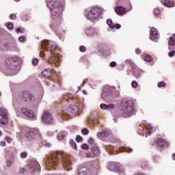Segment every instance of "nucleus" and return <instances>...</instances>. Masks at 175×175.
Segmentation results:
<instances>
[{
  "instance_id": "nucleus-1",
  "label": "nucleus",
  "mask_w": 175,
  "mask_h": 175,
  "mask_svg": "<svg viewBox=\"0 0 175 175\" xmlns=\"http://www.w3.org/2000/svg\"><path fill=\"white\" fill-rule=\"evenodd\" d=\"M57 162H59L62 166H66L70 168L72 161H70V157L65 153H57L55 152L48 157V161L45 162V165L47 169H55L57 167Z\"/></svg>"
},
{
  "instance_id": "nucleus-2",
  "label": "nucleus",
  "mask_w": 175,
  "mask_h": 175,
  "mask_svg": "<svg viewBox=\"0 0 175 175\" xmlns=\"http://www.w3.org/2000/svg\"><path fill=\"white\" fill-rule=\"evenodd\" d=\"M57 47V44L52 41L44 40L42 42L43 50L51 52L49 58L48 59L49 64L55 65L56 66L59 65V56L55 52Z\"/></svg>"
},
{
  "instance_id": "nucleus-3",
  "label": "nucleus",
  "mask_w": 175,
  "mask_h": 175,
  "mask_svg": "<svg viewBox=\"0 0 175 175\" xmlns=\"http://www.w3.org/2000/svg\"><path fill=\"white\" fill-rule=\"evenodd\" d=\"M47 6L49 8L50 10H52V18L53 20L59 18L61 12L64 10V5L59 4V3H56L55 1H51L47 3Z\"/></svg>"
},
{
  "instance_id": "nucleus-4",
  "label": "nucleus",
  "mask_w": 175,
  "mask_h": 175,
  "mask_svg": "<svg viewBox=\"0 0 175 175\" xmlns=\"http://www.w3.org/2000/svg\"><path fill=\"white\" fill-rule=\"evenodd\" d=\"M122 113H123L124 117H130L133 113V106L129 104V100L125 98L121 103Z\"/></svg>"
},
{
  "instance_id": "nucleus-5",
  "label": "nucleus",
  "mask_w": 175,
  "mask_h": 175,
  "mask_svg": "<svg viewBox=\"0 0 175 175\" xmlns=\"http://www.w3.org/2000/svg\"><path fill=\"white\" fill-rule=\"evenodd\" d=\"M20 99H21L23 102H33L35 101V96H33L31 92L23 91L20 96Z\"/></svg>"
},
{
  "instance_id": "nucleus-6",
  "label": "nucleus",
  "mask_w": 175,
  "mask_h": 175,
  "mask_svg": "<svg viewBox=\"0 0 175 175\" xmlns=\"http://www.w3.org/2000/svg\"><path fill=\"white\" fill-rule=\"evenodd\" d=\"M8 122H9L8 110L5 108H0V124H1V125H6Z\"/></svg>"
},
{
  "instance_id": "nucleus-7",
  "label": "nucleus",
  "mask_w": 175,
  "mask_h": 175,
  "mask_svg": "<svg viewBox=\"0 0 175 175\" xmlns=\"http://www.w3.org/2000/svg\"><path fill=\"white\" fill-rule=\"evenodd\" d=\"M99 14H100V9L99 8H94L88 13L87 17L88 20L92 21L98 18Z\"/></svg>"
},
{
  "instance_id": "nucleus-8",
  "label": "nucleus",
  "mask_w": 175,
  "mask_h": 175,
  "mask_svg": "<svg viewBox=\"0 0 175 175\" xmlns=\"http://www.w3.org/2000/svg\"><path fill=\"white\" fill-rule=\"evenodd\" d=\"M42 120L44 124H53L54 122V119L50 113L48 111L44 112L42 115Z\"/></svg>"
},
{
  "instance_id": "nucleus-9",
  "label": "nucleus",
  "mask_w": 175,
  "mask_h": 175,
  "mask_svg": "<svg viewBox=\"0 0 175 175\" xmlns=\"http://www.w3.org/2000/svg\"><path fill=\"white\" fill-rule=\"evenodd\" d=\"M109 170H111L112 172V170H116V172H118V173H119L121 175H124V167H122V166L118 165H116L115 164H109V165L108 166Z\"/></svg>"
},
{
  "instance_id": "nucleus-10",
  "label": "nucleus",
  "mask_w": 175,
  "mask_h": 175,
  "mask_svg": "<svg viewBox=\"0 0 175 175\" xmlns=\"http://www.w3.org/2000/svg\"><path fill=\"white\" fill-rule=\"evenodd\" d=\"M29 169L30 172H39L40 170V166L37 161H31L29 163Z\"/></svg>"
},
{
  "instance_id": "nucleus-11",
  "label": "nucleus",
  "mask_w": 175,
  "mask_h": 175,
  "mask_svg": "<svg viewBox=\"0 0 175 175\" xmlns=\"http://www.w3.org/2000/svg\"><path fill=\"white\" fill-rule=\"evenodd\" d=\"M23 114H24L28 118H35L36 115L33 111L27 109V108H23L21 109Z\"/></svg>"
},
{
  "instance_id": "nucleus-12",
  "label": "nucleus",
  "mask_w": 175,
  "mask_h": 175,
  "mask_svg": "<svg viewBox=\"0 0 175 175\" xmlns=\"http://www.w3.org/2000/svg\"><path fill=\"white\" fill-rule=\"evenodd\" d=\"M150 38L152 40L157 42V39L159 38V33H158V30L155 28H152L150 30Z\"/></svg>"
},
{
  "instance_id": "nucleus-13",
  "label": "nucleus",
  "mask_w": 175,
  "mask_h": 175,
  "mask_svg": "<svg viewBox=\"0 0 175 175\" xmlns=\"http://www.w3.org/2000/svg\"><path fill=\"white\" fill-rule=\"evenodd\" d=\"M107 24L109 27V28H111V29H114V28H116V29H120V28H121V25L118 23L114 25L111 19H108L107 21Z\"/></svg>"
},
{
  "instance_id": "nucleus-14",
  "label": "nucleus",
  "mask_w": 175,
  "mask_h": 175,
  "mask_svg": "<svg viewBox=\"0 0 175 175\" xmlns=\"http://www.w3.org/2000/svg\"><path fill=\"white\" fill-rule=\"evenodd\" d=\"M85 33L88 36H95L98 33V29L90 27L85 30Z\"/></svg>"
},
{
  "instance_id": "nucleus-15",
  "label": "nucleus",
  "mask_w": 175,
  "mask_h": 175,
  "mask_svg": "<svg viewBox=\"0 0 175 175\" xmlns=\"http://www.w3.org/2000/svg\"><path fill=\"white\" fill-rule=\"evenodd\" d=\"M115 12L118 14V16H124V14L126 13L125 8L121 6L116 7L115 9Z\"/></svg>"
},
{
  "instance_id": "nucleus-16",
  "label": "nucleus",
  "mask_w": 175,
  "mask_h": 175,
  "mask_svg": "<svg viewBox=\"0 0 175 175\" xmlns=\"http://www.w3.org/2000/svg\"><path fill=\"white\" fill-rule=\"evenodd\" d=\"M109 131L107 130H104L97 133V137L98 139H103L104 137H109Z\"/></svg>"
},
{
  "instance_id": "nucleus-17",
  "label": "nucleus",
  "mask_w": 175,
  "mask_h": 175,
  "mask_svg": "<svg viewBox=\"0 0 175 175\" xmlns=\"http://www.w3.org/2000/svg\"><path fill=\"white\" fill-rule=\"evenodd\" d=\"M78 175H92V173L88 169L82 167L81 170H79Z\"/></svg>"
},
{
  "instance_id": "nucleus-18",
  "label": "nucleus",
  "mask_w": 175,
  "mask_h": 175,
  "mask_svg": "<svg viewBox=\"0 0 175 175\" xmlns=\"http://www.w3.org/2000/svg\"><path fill=\"white\" fill-rule=\"evenodd\" d=\"M42 77H45V79H49V77H51V71L49 69H45L41 73Z\"/></svg>"
},
{
  "instance_id": "nucleus-19",
  "label": "nucleus",
  "mask_w": 175,
  "mask_h": 175,
  "mask_svg": "<svg viewBox=\"0 0 175 175\" xmlns=\"http://www.w3.org/2000/svg\"><path fill=\"white\" fill-rule=\"evenodd\" d=\"M161 3L166 8H172V6L174 5V3L172 1H170V0L161 1Z\"/></svg>"
},
{
  "instance_id": "nucleus-20",
  "label": "nucleus",
  "mask_w": 175,
  "mask_h": 175,
  "mask_svg": "<svg viewBox=\"0 0 175 175\" xmlns=\"http://www.w3.org/2000/svg\"><path fill=\"white\" fill-rule=\"evenodd\" d=\"M26 137L29 140H33V139H36V137H38V135H35L33 132L29 131L27 133Z\"/></svg>"
},
{
  "instance_id": "nucleus-21",
  "label": "nucleus",
  "mask_w": 175,
  "mask_h": 175,
  "mask_svg": "<svg viewBox=\"0 0 175 175\" xmlns=\"http://www.w3.org/2000/svg\"><path fill=\"white\" fill-rule=\"evenodd\" d=\"M156 143L158 146H160V147H162L163 146H167L166 141L162 139H157Z\"/></svg>"
},
{
  "instance_id": "nucleus-22",
  "label": "nucleus",
  "mask_w": 175,
  "mask_h": 175,
  "mask_svg": "<svg viewBox=\"0 0 175 175\" xmlns=\"http://www.w3.org/2000/svg\"><path fill=\"white\" fill-rule=\"evenodd\" d=\"M169 46H175V34H173L169 39Z\"/></svg>"
},
{
  "instance_id": "nucleus-23",
  "label": "nucleus",
  "mask_w": 175,
  "mask_h": 175,
  "mask_svg": "<svg viewBox=\"0 0 175 175\" xmlns=\"http://www.w3.org/2000/svg\"><path fill=\"white\" fill-rule=\"evenodd\" d=\"M146 132L147 135H150V133H152V126L150 124H148L146 125Z\"/></svg>"
},
{
  "instance_id": "nucleus-24",
  "label": "nucleus",
  "mask_w": 175,
  "mask_h": 175,
  "mask_svg": "<svg viewBox=\"0 0 175 175\" xmlns=\"http://www.w3.org/2000/svg\"><path fill=\"white\" fill-rule=\"evenodd\" d=\"M70 144L72 148H75V150H77V145L76 144V142L73 140H70Z\"/></svg>"
},
{
  "instance_id": "nucleus-25",
  "label": "nucleus",
  "mask_w": 175,
  "mask_h": 175,
  "mask_svg": "<svg viewBox=\"0 0 175 175\" xmlns=\"http://www.w3.org/2000/svg\"><path fill=\"white\" fill-rule=\"evenodd\" d=\"M92 152L94 155H98L99 154V148L98 147H95L92 148Z\"/></svg>"
},
{
  "instance_id": "nucleus-26",
  "label": "nucleus",
  "mask_w": 175,
  "mask_h": 175,
  "mask_svg": "<svg viewBox=\"0 0 175 175\" xmlns=\"http://www.w3.org/2000/svg\"><path fill=\"white\" fill-rule=\"evenodd\" d=\"M6 27H7V28H8V29H10V31H12V29H13L14 25H13L12 23H8L6 24Z\"/></svg>"
},
{
  "instance_id": "nucleus-27",
  "label": "nucleus",
  "mask_w": 175,
  "mask_h": 175,
  "mask_svg": "<svg viewBox=\"0 0 175 175\" xmlns=\"http://www.w3.org/2000/svg\"><path fill=\"white\" fill-rule=\"evenodd\" d=\"M16 33H23V32H25V29H23V28H18L16 30Z\"/></svg>"
},
{
  "instance_id": "nucleus-28",
  "label": "nucleus",
  "mask_w": 175,
  "mask_h": 175,
  "mask_svg": "<svg viewBox=\"0 0 175 175\" xmlns=\"http://www.w3.org/2000/svg\"><path fill=\"white\" fill-rule=\"evenodd\" d=\"M144 61L146 62H151V56L150 55H146L144 58Z\"/></svg>"
},
{
  "instance_id": "nucleus-29",
  "label": "nucleus",
  "mask_w": 175,
  "mask_h": 175,
  "mask_svg": "<svg viewBox=\"0 0 175 175\" xmlns=\"http://www.w3.org/2000/svg\"><path fill=\"white\" fill-rule=\"evenodd\" d=\"M81 133H82V135H88V133H90V131L87 129H83L81 131Z\"/></svg>"
},
{
  "instance_id": "nucleus-30",
  "label": "nucleus",
  "mask_w": 175,
  "mask_h": 175,
  "mask_svg": "<svg viewBox=\"0 0 175 175\" xmlns=\"http://www.w3.org/2000/svg\"><path fill=\"white\" fill-rule=\"evenodd\" d=\"M154 13L156 16H158V14H161V10H159L158 8H156L154 10Z\"/></svg>"
},
{
  "instance_id": "nucleus-31",
  "label": "nucleus",
  "mask_w": 175,
  "mask_h": 175,
  "mask_svg": "<svg viewBox=\"0 0 175 175\" xmlns=\"http://www.w3.org/2000/svg\"><path fill=\"white\" fill-rule=\"evenodd\" d=\"M100 107V109H102V110H106V109H107V105L101 104Z\"/></svg>"
},
{
  "instance_id": "nucleus-32",
  "label": "nucleus",
  "mask_w": 175,
  "mask_h": 175,
  "mask_svg": "<svg viewBox=\"0 0 175 175\" xmlns=\"http://www.w3.org/2000/svg\"><path fill=\"white\" fill-rule=\"evenodd\" d=\"M131 87H133V88H136L137 87V82H136L135 81H133L131 83Z\"/></svg>"
},
{
  "instance_id": "nucleus-33",
  "label": "nucleus",
  "mask_w": 175,
  "mask_h": 175,
  "mask_svg": "<svg viewBox=\"0 0 175 175\" xmlns=\"http://www.w3.org/2000/svg\"><path fill=\"white\" fill-rule=\"evenodd\" d=\"M166 85V83L163 81H161L158 83V87H165Z\"/></svg>"
},
{
  "instance_id": "nucleus-34",
  "label": "nucleus",
  "mask_w": 175,
  "mask_h": 175,
  "mask_svg": "<svg viewBox=\"0 0 175 175\" xmlns=\"http://www.w3.org/2000/svg\"><path fill=\"white\" fill-rule=\"evenodd\" d=\"M28 154L25 152H23L21 154V158H27Z\"/></svg>"
},
{
  "instance_id": "nucleus-35",
  "label": "nucleus",
  "mask_w": 175,
  "mask_h": 175,
  "mask_svg": "<svg viewBox=\"0 0 175 175\" xmlns=\"http://www.w3.org/2000/svg\"><path fill=\"white\" fill-rule=\"evenodd\" d=\"M81 140H83V137H81L80 135H77L76 137V141L78 143H80V142H81Z\"/></svg>"
},
{
  "instance_id": "nucleus-36",
  "label": "nucleus",
  "mask_w": 175,
  "mask_h": 175,
  "mask_svg": "<svg viewBox=\"0 0 175 175\" xmlns=\"http://www.w3.org/2000/svg\"><path fill=\"white\" fill-rule=\"evenodd\" d=\"M5 140L7 141V143H12V139L10 137H5Z\"/></svg>"
},
{
  "instance_id": "nucleus-37",
  "label": "nucleus",
  "mask_w": 175,
  "mask_h": 175,
  "mask_svg": "<svg viewBox=\"0 0 175 175\" xmlns=\"http://www.w3.org/2000/svg\"><path fill=\"white\" fill-rule=\"evenodd\" d=\"M88 144H83V145H82V148H83V150H88Z\"/></svg>"
},
{
  "instance_id": "nucleus-38",
  "label": "nucleus",
  "mask_w": 175,
  "mask_h": 175,
  "mask_svg": "<svg viewBox=\"0 0 175 175\" xmlns=\"http://www.w3.org/2000/svg\"><path fill=\"white\" fill-rule=\"evenodd\" d=\"M18 40H19V42H25V37H24V36H20V37L18 38Z\"/></svg>"
},
{
  "instance_id": "nucleus-39",
  "label": "nucleus",
  "mask_w": 175,
  "mask_h": 175,
  "mask_svg": "<svg viewBox=\"0 0 175 175\" xmlns=\"http://www.w3.org/2000/svg\"><path fill=\"white\" fill-rule=\"evenodd\" d=\"M38 62H39V60H38V59H32V64H33V65H36Z\"/></svg>"
},
{
  "instance_id": "nucleus-40",
  "label": "nucleus",
  "mask_w": 175,
  "mask_h": 175,
  "mask_svg": "<svg viewBox=\"0 0 175 175\" xmlns=\"http://www.w3.org/2000/svg\"><path fill=\"white\" fill-rule=\"evenodd\" d=\"M117 65V63H116V62H112L110 63V66H111L112 68L116 67Z\"/></svg>"
},
{
  "instance_id": "nucleus-41",
  "label": "nucleus",
  "mask_w": 175,
  "mask_h": 175,
  "mask_svg": "<svg viewBox=\"0 0 175 175\" xmlns=\"http://www.w3.org/2000/svg\"><path fill=\"white\" fill-rule=\"evenodd\" d=\"M10 18H11V20H15V19H16V14H12L10 16Z\"/></svg>"
},
{
  "instance_id": "nucleus-42",
  "label": "nucleus",
  "mask_w": 175,
  "mask_h": 175,
  "mask_svg": "<svg viewBox=\"0 0 175 175\" xmlns=\"http://www.w3.org/2000/svg\"><path fill=\"white\" fill-rule=\"evenodd\" d=\"M80 51H81V53H84V51H85V46H81L80 47Z\"/></svg>"
},
{
  "instance_id": "nucleus-43",
  "label": "nucleus",
  "mask_w": 175,
  "mask_h": 175,
  "mask_svg": "<svg viewBox=\"0 0 175 175\" xmlns=\"http://www.w3.org/2000/svg\"><path fill=\"white\" fill-rule=\"evenodd\" d=\"M107 109H114V105L113 104L107 105Z\"/></svg>"
},
{
  "instance_id": "nucleus-44",
  "label": "nucleus",
  "mask_w": 175,
  "mask_h": 175,
  "mask_svg": "<svg viewBox=\"0 0 175 175\" xmlns=\"http://www.w3.org/2000/svg\"><path fill=\"white\" fill-rule=\"evenodd\" d=\"M0 146H1L2 147H5L6 146V142H5V141H1L0 142Z\"/></svg>"
},
{
  "instance_id": "nucleus-45",
  "label": "nucleus",
  "mask_w": 175,
  "mask_h": 175,
  "mask_svg": "<svg viewBox=\"0 0 175 175\" xmlns=\"http://www.w3.org/2000/svg\"><path fill=\"white\" fill-rule=\"evenodd\" d=\"M175 51H172L169 53V57H174Z\"/></svg>"
},
{
  "instance_id": "nucleus-46",
  "label": "nucleus",
  "mask_w": 175,
  "mask_h": 175,
  "mask_svg": "<svg viewBox=\"0 0 175 175\" xmlns=\"http://www.w3.org/2000/svg\"><path fill=\"white\" fill-rule=\"evenodd\" d=\"M12 165V161H8L6 162V166H8V167H10Z\"/></svg>"
},
{
  "instance_id": "nucleus-47",
  "label": "nucleus",
  "mask_w": 175,
  "mask_h": 175,
  "mask_svg": "<svg viewBox=\"0 0 175 175\" xmlns=\"http://www.w3.org/2000/svg\"><path fill=\"white\" fill-rule=\"evenodd\" d=\"M25 171V170L24 168H20L19 169V172L21 174H23V173H24Z\"/></svg>"
},
{
  "instance_id": "nucleus-48",
  "label": "nucleus",
  "mask_w": 175,
  "mask_h": 175,
  "mask_svg": "<svg viewBox=\"0 0 175 175\" xmlns=\"http://www.w3.org/2000/svg\"><path fill=\"white\" fill-rule=\"evenodd\" d=\"M53 135H54V132L48 131V136H53Z\"/></svg>"
},
{
  "instance_id": "nucleus-49",
  "label": "nucleus",
  "mask_w": 175,
  "mask_h": 175,
  "mask_svg": "<svg viewBox=\"0 0 175 175\" xmlns=\"http://www.w3.org/2000/svg\"><path fill=\"white\" fill-rule=\"evenodd\" d=\"M135 53H136L137 54H140V53H142V51H140V49H137L135 50Z\"/></svg>"
},
{
  "instance_id": "nucleus-50",
  "label": "nucleus",
  "mask_w": 175,
  "mask_h": 175,
  "mask_svg": "<svg viewBox=\"0 0 175 175\" xmlns=\"http://www.w3.org/2000/svg\"><path fill=\"white\" fill-rule=\"evenodd\" d=\"M88 142L90 143V144H92V143H94V139H92V138H90Z\"/></svg>"
},
{
  "instance_id": "nucleus-51",
  "label": "nucleus",
  "mask_w": 175,
  "mask_h": 175,
  "mask_svg": "<svg viewBox=\"0 0 175 175\" xmlns=\"http://www.w3.org/2000/svg\"><path fill=\"white\" fill-rule=\"evenodd\" d=\"M87 81H88V79H85L82 83V85H84V84H85Z\"/></svg>"
},
{
  "instance_id": "nucleus-52",
  "label": "nucleus",
  "mask_w": 175,
  "mask_h": 175,
  "mask_svg": "<svg viewBox=\"0 0 175 175\" xmlns=\"http://www.w3.org/2000/svg\"><path fill=\"white\" fill-rule=\"evenodd\" d=\"M86 155L88 158H91V153H87Z\"/></svg>"
},
{
  "instance_id": "nucleus-53",
  "label": "nucleus",
  "mask_w": 175,
  "mask_h": 175,
  "mask_svg": "<svg viewBox=\"0 0 175 175\" xmlns=\"http://www.w3.org/2000/svg\"><path fill=\"white\" fill-rule=\"evenodd\" d=\"M83 94H84L85 95H87V92H86V90H83Z\"/></svg>"
},
{
  "instance_id": "nucleus-54",
  "label": "nucleus",
  "mask_w": 175,
  "mask_h": 175,
  "mask_svg": "<svg viewBox=\"0 0 175 175\" xmlns=\"http://www.w3.org/2000/svg\"><path fill=\"white\" fill-rule=\"evenodd\" d=\"M45 146H47V147H50L51 144L49 143L45 144Z\"/></svg>"
},
{
  "instance_id": "nucleus-55",
  "label": "nucleus",
  "mask_w": 175,
  "mask_h": 175,
  "mask_svg": "<svg viewBox=\"0 0 175 175\" xmlns=\"http://www.w3.org/2000/svg\"><path fill=\"white\" fill-rule=\"evenodd\" d=\"M172 159L175 161V153L172 155Z\"/></svg>"
},
{
  "instance_id": "nucleus-56",
  "label": "nucleus",
  "mask_w": 175,
  "mask_h": 175,
  "mask_svg": "<svg viewBox=\"0 0 175 175\" xmlns=\"http://www.w3.org/2000/svg\"><path fill=\"white\" fill-rule=\"evenodd\" d=\"M61 32L62 33H65V30H62Z\"/></svg>"
},
{
  "instance_id": "nucleus-57",
  "label": "nucleus",
  "mask_w": 175,
  "mask_h": 175,
  "mask_svg": "<svg viewBox=\"0 0 175 175\" xmlns=\"http://www.w3.org/2000/svg\"><path fill=\"white\" fill-rule=\"evenodd\" d=\"M0 136H2V131H0Z\"/></svg>"
},
{
  "instance_id": "nucleus-58",
  "label": "nucleus",
  "mask_w": 175,
  "mask_h": 175,
  "mask_svg": "<svg viewBox=\"0 0 175 175\" xmlns=\"http://www.w3.org/2000/svg\"><path fill=\"white\" fill-rule=\"evenodd\" d=\"M20 0H15L16 2H18Z\"/></svg>"
},
{
  "instance_id": "nucleus-59",
  "label": "nucleus",
  "mask_w": 175,
  "mask_h": 175,
  "mask_svg": "<svg viewBox=\"0 0 175 175\" xmlns=\"http://www.w3.org/2000/svg\"><path fill=\"white\" fill-rule=\"evenodd\" d=\"M40 55H41V57H43V55H42V53H40Z\"/></svg>"
},
{
  "instance_id": "nucleus-60",
  "label": "nucleus",
  "mask_w": 175,
  "mask_h": 175,
  "mask_svg": "<svg viewBox=\"0 0 175 175\" xmlns=\"http://www.w3.org/2000/svg\"><path fill=\"white\" fill-rule=\"evenodd\" d=\"M0 96H1V92H0Z\"/></svg>"
}]
</instances>
